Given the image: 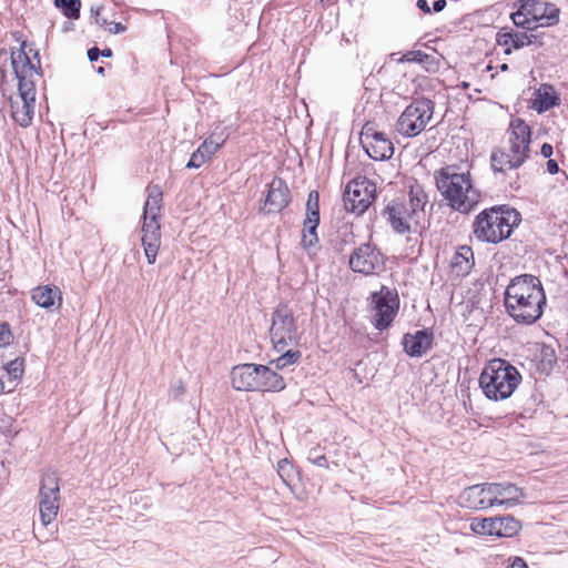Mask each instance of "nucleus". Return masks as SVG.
<instances>
[{
  "label": "nucleus",
  "mask_w": 568,
  "mask_h": 568,
  "mask_svg": "<svg viewBox=\"0 0 568 568\" xmlns=\"http://www.w3.org/2000/svg\"><path fill=\"white\" fill-rule=\"evenodd\" d=\"M100 57V50L98 48H91L88 50V58L90 61H97Z\"/></svg>",
  "instance_id": "49530a36"
},
{
  "label": "nucleus",
  "mask_w": 568,
  "mask_h": 568,
  "mask_svg": "<svg viewBox=\"0 0 568 568\" xmlns=\"http://www.w3.org/2000/svg\"><path fill=\"white\" fill-rule=\"evenodd\" d=\"M100 55L109 58L112 55V51L111 49L100 50Z\"/></svg>",
  "instance_id": "3c124183"
},
{
  "label": "nucleus",
  "mask_w": 568,
  "mask_h": 568,
  "mask_svg": "<svg viewBox=\"0 0 568 568\" xmlns=\"http://www.w3.org/2000/svg\"><path fill=\"white\" fill-rule=\"evenodd\" d=\"M270 337L277 352L296 345L298 332L293 312L286 305H280L272 314Z\"/></svg>",
  "instance_id": "6e6552de"
},
{
  "label": "nucleus",
  "mask_w": 568,
  "mask_h": 568,
  "mask_svg": "<svg viewBox=\"0 0 568 568\" xmlns=\"http://www.w3.org/2000/svg\"><path fill=\"white\" fill-rule=\"evenodd\" d=\"M110 24L112 27L109 30L114 34L122 33L125 31V27L121 22H112Z\"/></svg>",
  "instance_id": "a18cd8bd"
},
{
  "label": "nucleus",
  "mask_w": 568,
  "mask_h": 568,
  "mask_svg": "<svg viewBox=\"0 0 568 568\" xmlns=\"http://www.w3.org/2000/svg\"><path fill=\"white\" fill-rule=\"evenodd\" d=\"M532 109L538 113H542L554 108L559 103V97L557 95L554 87L549 84H541L534 93Z\"/></svg>",
  "instance_id": "393cba45"
},
{
  "label": "nucleus",
  "mask_w": 568,
  "mask_h": 568,
  "mask_svg": "<svg viewBox=\"0 0 568 568\" xmlns=\"http://www.w3.org/2000/svg\"><path fill=\"white\" fill-rule=\"evenodd\" d=\"M376 184L366 176H358L349 181L344 190L343 201L345 210L356 215L363 214L374 202Z\"/></svg>",
  "instance_id": "1a4fd4ad"
},
{
  "label": "nucleus",
  "mask_w": 568,
  "mask_h": 568,
  "mask_svg": "<svg viewBox=\"0 0 568 568\" xmlns=\"http://www.w3.org/2000/svg\"><path fill=\"white\" fill-rule=\"evenodd\" d=\"M494 506L514 507L525 498L524 490L511 483H490Z\"/></svg>",
  "instance_id": "f3484780"
},
{
  "label": "nucleus",
  "mask_w": 568,
  "mask_h": 568,
  "mask_svg": "<svg viewBox=\"0 0 568 568\" xmlns=\"http://www.w3.org/2000/svg\"><path fill=\"white\" fill-rule=\"evenodd\" d=\"M508 133V151L495 149L490 154V166L494 172L504 173L520 168L529 158L531 130L521 119L511 120Z\"/></svg>",
  "instance_id": "20e7f679"
},
{
  "label": "nucleus",
  "mask_w": 568,
  "mask_h": 568,
  "mask_svg": "<svg viewBox=\"0 0 568 568\" xmlns=\"http://www.w3.org/2000/svg\"><path fill=\"white\" fill-rule=\"evenodd\" d=\"M34 103L36 101L21 100V104L11 103L12 118L22 128H27L31 124L34 115Z\"/></svg>",
  "instance_id": "cd10ccee"
},
{
  "label": "nucleus",
  "mask_w": 568,
  "mask_h": 568,
  "mask_svg": "<svg viewBox=\"0 0 568 568\" xmlns=\"http://www.w3.org/2000/svg\"><path fill=\"white\" fill-rule=\"evenodd\" d=\"M98 72H99L100 74H103V73H104V68H103V67H100V68L98 69Z\"/></svg>",
  "instance_id": "603ef678"
},
{
  "label": "nucleus",
  "mask_w": 568,
  "mask_h": 568,
  "mask_svg": "<svg viewBox=\"0 0 568 568\" xmlns=\"http://www.w3.org/2000/svg\"><path fill=\"white\" fill-rule=\"evenodd\" d=\"M325 457L324 456H321V458L318 459V463H322V460H324Z\"/></svg>",
  "instance_id": "4d7b16f0"
},
{
  "label": "nucleus",
  "mask_w": 568,
  "mask_h": 568,
  "mask_svg": "<svg viewBox=\"0 0 568 568\" xmlns=\"http://www.w3.org/2000/svg\"><path fill=\"white\" fill-rule=\"evenodd\" d=\"M162 192L158 186L150 189L149 196L144 204L143 221L159 222L161 212Z\"/></svg>",
  "instance_id": "bb28decb"
},
{
  "label": "nucleus",
  "mask_w": 568,
  "mask_h": 568,
  "mask_svg": "<svg viewBox=\"0 0 568 568\" xmlns=\"http://www.w3.org/2000/svg\"><path fill=\"white\" fill-rule=\"evenodd\" d=\"M510 34H513V32H506V33L499 34L498 43L500 45H505V47L511 45V40L508 38Z\"/></svg>",
  "instance_id": "37998d69"
},
{
  "label": "nucleus",
  "mask_w": 568,
  "mask_h": 568,
  "mask_svg": "<svg viewBox=\"0 0 568 568\" xmlns=\"http://www.w3.org/2000/svg\"><path fill=\"white\" fill-rule=\"evenodd\" d=\"M432 339V334L426 331L406 334L403 338L404 349L412 357H420L430 348Z\"/></svg>",
  "instance_id": "b1692460"
},
{
  "label": "nucleus",
  "mask_w": 568,
  "mask_h": 568,
  "mask_svg": "<svg viewBox=\"0 0 568 568\" xmlns=\"http://www.w3.org/2000/svg\"><path fill=\"white\" fill-rule=\"evenodd\" d=\"M508 38L511 40V47L514 49H520L525 45H529L537 40V36L528 34L526 31L513 32V34H510Z\"/></svg>",
  "instance_id": "72a5a7b5"
},
{
  "label": "nucleus",
  "mask_w": 568,
  "mask_h": 568,
  "mask_svg": "<svg viewBox=\"0 0 568 568\" xmlns=\"http://www.w3.org/2000/svg\"><path fill=\"white\" fill-rule=\"evenodd\" d=\"M529 18L530 14H527V11L524 10L523 2H520V8L511 14V20L516 27L523 28L527 31H532L536 28Z\"/></svg>",
  "instance_id": "2f4dec72"
},
{
  "label": "nucleus",
  "mask_w": 568,
  "mask_h": 568,
  "mask_svg": "<svg viewBox=\"0 0 568 568\" xmlns=\"http://www.w3.org/2000/svg\"><path fill=\"white\" fill-rule=\"evenodd\" d=\"M6 373L11 379H18L22 376L24 372L23 361L20 358H16L9 362L4 367Z\"/></svg>",
  "instance_id": "e433bc0d"
},
{
  "label": "nucleus",
  "mask_w": 568,
  "mask_h": 568,
  "mask_svg": "<svg viewBox=\"0 0 568 568\" xmlns=\"http://www.w3.org/2000/svg\"><path fill=\"white\" fill-rule=\"evenodd\" d=\"M452 266L458 275H467L474 266V252L469 246H460L455 253Z\"/></svg>",
  "instance_id": "a878e982"
},
{
  "label": "nucleus",
  "mask_w": 568,
  "mask_h": 568,
  "mask_svg": "<svg viewBox=\"0 0 568 568\" xmlns=\"http://www.w3.org/2000/svg\"><path fill=\"white\" fill-rule=\"evenodd\" d=\"M320 195L316 191H311L306 203V217L304 223L316 224L320 223Z\"/></svg>",
  "instance_id": "c85d7f7f"
},
{
  "label": "nucleus",
  "mask_w": 568,
  "mask_h": 568,
  "mask_svg": "<svg viewBox=\"0 0 568 568\" xmlns=\"http://www.w3.org/2000/svg\"><path fill=\"white\" fill-rule=\"evenodd\" d=\"M426 57H427V54H425L422 51H409L403 57V60L408 61V62H413V61L423 62L424 58H426Z\"/></svg>",
  "instance_id": "ea45409f"
},
{
  "label": "nucleus",
  "mask_w": 568,
  "mask_h": 568,
  "mask_svg": "<svg viewBox=\"0 0 568 568\" xmlns=\"http://www.w3.org/2000/svg\"><path fill=\"white\" fill-rule=\"evenodd\" d=\"M280 353L282 354L270 363L271 365H274L276 369H283L292 364H295L301 357L300 351L288 347L284 351H281Z\"/></svg>",
  "instance_id": "c756f323"
},
{
  "label": "nucleus",
  "mask_w": 568,
  "mask_h": 568,
  "mask_svg": "<svg viewBox=\"0 0 568 568\" xmlns=\"http://www.w3.org/2000/svg\"><path fill=\"white\" fill-rule=\"evenodd\" d=\"M12 334L6 323H0V347L7 346L11 343Z\"/></svg>",
  "instance_id": "58836bf2"
},
{
  "label": "nucleus",
  "mask_w": 568,
  "mask_h": 568,
  "mask_svg": "<svg viewBox=\"0 0 568 568\" xmlns=\"http://www.w3.org/2000/svg\"><path fill=\"white\" fill-rule=\"evenodd\" d=\"M470 529L477 535L510 538L518 534L521 524L513 516L475 518L470 523Z\"/></svg>",
  "instance_id": "ddd939ff"
},
{
  "label": "nucleus",
  "mask_w": 568,
  "mask_h": 568,
  "mask_svg": "<svg viewBox=\"0 0 568 568\" xmlns=\"http://www.w3.org/2000/svg\"><path fill=\"white\" fill-rule=\"evenodd\" d=\"M373 311V324L374 326L383 331L387 328L394 321L398 308L399 298L395 291L387 286H382L379 292H375L371 296Z\"/></svg>",
  "instance_id": "f8f14e48"
},
{
  "label": "nucleus",
  "mask_w": 568,
  "mask_h": 568,
  "mask_svg": "<svg viewBox=\"0 0 568 568\" xmlns=\"http://www.w3.org/2000/svg\"><path fill=\"white\" fill-rule=\"evenodd\" d=\"M277 475L290 487L296 476V471L287 459H282L277 463Z\"/></svg>",
  "instance_id": "473e14b6"
},
{
  "label": "nucleus",
  "mask_w": 568,
  "mask_h": 568,
  "mask_svg": "<svg viewBox=\"0 0 568 568\" xmlns=\"http://www.w3.org/2000/svg\"><path fill=\"white\" fill-rule=\"evenodd\" d=\"M363 145L368 156L376 161L390 159L394 154L392 141L382 132H374L373 134L366 132Z\"/></svg>",
  "instance_id": "a211bd4d"
},
{
  "label": "nucleus",
  "mask_w": 568,
  "mask_h": 568,
  "mask_svg": "<svg viewBox=\"0 0 568 568\" xmlns=\"http://www.w3.org/2000/svg\"><path fill=\"white\" fill-rule=\"evenodd\" d=\"M416 6L424 13H430V8H429L428 2L426 0H417Z\"/></svg>",
  "instance_id": "de8ad7c7"
},
{
  "label": "nucleus",
  "mask_w": 568,
  "mask_h": 568,
  "mask_svg": "<svg viewBox=\"0 0 568 568\" xmlns=\"http://www.w3.org/2000/svg\"><path fill=\"white\" fill-rule=\"evenodd\" d=\"M317 226L316 224H307L304 223L303 234H302V244L305 248L314 246L317 241Z\"/></svg>",
  "instance_id": "f704fd0d"
},
{
  "label": "nucleus",
  "mask_w": 568,
  "mask_h": 568,
  "mask_svg": "<svg viewBox=\"0 0 568 568\" xmlns=\"http://www.w3.org/2000/svg\"><path fill=\"white\" fill-rule=\"evenodd\" d=\"M60 508L59 478L55 473L48 471L41 478L39 490V511L44 526L51 524Z\"/></svg>",
  "instance_id": "9b49d317"
},
{
  "label": "nucleus",
  "mask_w": 568,
  "mask_h": 568,
  "mask_svg": "<svg viewBox=\"0 0 568 568\" xmlns=\"http://www.w3.org/2000/svg\"><path fill=\"white\" fill-rule=\"evenodd\" d=\"M524 10L530 14V21L534 22L535 28L551 27L559 21V8L550 2L542 0H520Z\"/></svg>",
  "instance_id": "2eb2a0df"
},
{
  "label": "nucleus",
  "mask_w": 568,
  "mask_h": 568,
  "mask_svg": "<svg viewBox=\"0 0 568 568\" xmlns=\"http://www.w3.org/2000/svg\"><path fill=\"white\" fill-rule=\"evenodd\" d=\"M349 267L356 273L372 275L384 267V256L375 245L365 243L352 253Z\"/></svg>",
  "instance_id": "4468645a"
},
{
  "label": "nucleus",
  "mask_w": 568,
  "mask_h": 568,
  "mask_svg": "<svg viewBox=\"0 0 568 568\" xmlns=\"http://www.w3.org/2000/svg\"><path fill=\"white\" fill-rule=\"evenodd\" d=\"M408 203L402 201H392L386 206L388 221L395 232L405 234L410 232L412 225H418L424 216V207L428 202V196L423 186L414 183L409 186Z\"/></svg>",
  "instance_id": "423d86ee"
},
{
  "label": "nucleus",
  "mask_w": 568,
  "mask_h": 568,
  "mask_svg": "<svg viewBox=\"0 0 568 568\" xmlns=\"http://www.w3.org/2000/svg\"><path fill=\"white\" fill-rule=\"evenodd\" d=\"M521 382L518 369L501 358L491 359L481 371L479 386L490 400L509 398Z\"/></svg>",
  "instance_id": "39448f33"
},
{
  "label": "nucleus",
  "mask_w": 568,
  "mask_h": 568,
  "mask_svg": "<svg viewBox=\"0 0 568 568\" xmlns=\"http://www.w3.org/2000/svg\"><path fill=\"white\" fill-rule=\"evenodd\" d=\"M3 78H4V71H1L0 82H2Z\"/></svg>",
  "instance_id": "5fc2aeb1"
},
{
  "label": "nucleus",
  "mask_w": 568,
  "mask_h": 568,
  "mask_svg": "<svg viewBox=\"0 0 568 568\" xmlns=\"http://www.w3.org/2000/svg\"><path fill=\"white\" fill-rule=\"evenodd\" d=\"M507 68H508V67H507V64H503V65L500 67V69H501V70H507Z\"/></svg>",
  "instance_id": "6e6d98bb"
},
{
  "label": "nucleus",
  "mask_w": 568,
  "mask_h": 568,
  "mask_svg": "<svg viewBox=\"0 0 568 568\" xmlns=\"http://www.w3.org/2000/svg\"><path fill=\"white\" fill-rule=\"evenodd\" d=\"M547 171L550 174L558 173V171H559L558 163L555 160H552V159H548V161H547Z\"/></svg>",
  "instance_id": "c03bdc74"
},
{
  "label": "nucleus",
  "mask_w": 568,
  "mask_h": 568,
  "mask_svg": "<svg viewBox=\"0 0 568 568\" xmlns=\"http://www.w3.org/2000/svg\"><path fill=\"white\" fill-rule=\"evenodd\" d=\"M257 392H281L285 388L284 378L268 366L257 365L256 369Z\"/></svg>",
  "instance_id": "4be33fe9"
},
{
  "label": "nucleus",
  "mask_w": 568,
  "mask_h": 568,
  "mask_svg": "<svg viewBox=\"0 0 568 568\" xmlns=\"http://www.w3.org/2000/svg\"><path fill=\"white\" fill-rule=\"evenodd\" d=\"M507 568H528L527 564L524 561V559L516 557L508 566Z\"/></svg>",
  "instance_id": "79ce46f5"
},
{
  "label": "nucleus",
  "mask_w": 568,
  "mask_h": 568,
  "mask_svg": "<svg viewBox=\"0 0 568 568\" xmlns=\"http://www.w3.org/2000/svg\"><path fill=\"white\" fill-rule=\"evenodd\" d=\"M459 503L463 507L473 510H486L491 508L490 483L465 488L459 496Z\"/></svg>",
  "instance_id": "dca6fc26"
},
{
  "label": "nucleus",
  "mask_w": 568,
  "mask_h": 568,
  "mask_svg": "<svg viewBox=\"0 0 568 568\" xmlns=\"http://www.w3.org/2000/svg\"><path fill=\"white\" fill-rule=\"evenodd\" d=\"M546 305V295L538 277L524 274L513 278L505 292V307L519 324L537 322Z\"/></svg>",
  "instance_id": "f257e3e1"
},
{
  "label": "nucleus",
  "mask_w": 568,
  "mask_h": 568,
  "mask_svg": "<svg viewBox=\"0 0 568 568\" xmlns=\"http://www.w3.org/2000/svg\"><path fill=\"white\" fill-rule=\"evenodd\" d=\"M57 8L61 9L63 14L70 19H78L81 8L80 0H54Z\"/></svg>",
  "instance_id": "7c9ffc66"
},
{
  "label": "nucleus",
  "mask_w": 568,
  "mask_h": 568,
  "mask_svg": "<svg viewBox=\"0 0 568 568\" xmlns=\"http://www.w3.org/2000/svg\"><path fill=\"white\" fill-rule=\"evenodd\" d=\"M207 160H209V158H206L200 149H196V151H194L192 153V155L186 164V168L199 169Z\"/></svg>",
  "instance_id": "4c0bfd02"
},
{
  "label": "nucleus",
  "mask_w": 568,
  "mask_h": 568,
  "mask_svg": "<svg viewBox=\"0 0 568 568\" xmlns=\"http://www.w3.org/2000/svg\"><path fill=\"white\" fill-rule=\"evenodd\" d=\"M26 43L22 42L18 51L11 53V64L19 81L18 91L21 100L36 101V89L33 77L38 75L37 68L30 61L24 51Z\"/></svg>",
  "instance_id": "9d476101"
},
{
  "label": "nucleus",
  "mask_w": 568,
  "mask_h": 568,
  "mask_svg": "<svg viewBox=\"0 0 568 568\" xmlns=\"http://www.w3.org/2000/svg\"><path fill=\"white\" fill-rule=\"evenodd\" d=\"M510 52H511V48H509V47H508V48L505 50V53H506V54H509Z\"/></svg>",
  "instance_id": "864d4df0"
},
{
  "label": "nucleus",
  "mask_w": 568,
  "mask_h": 568,
  "mask_svg": "<svg viewBox=\"0 0 568 568\" xmlns=\"http://www.w3.org/2000/svg\"><path fill=\"white\" fill-rule=\"evenodd\" d=\"M520 221V213L517 210L504 205L493 206L475 217L473 232L480 242L498 244L511 235Z\"/></svg>",
  "instance_id": "7ed1b4c3"
},
{
  "label": "nucleus",
  "mask_w": 568,
  "mask_h": 568,
  "mask_svg": "<svg viewBox=\"0 0 568 568\" xmlns=\"http://www.w3.org/2000/svg\"><path fill=\"white\" fill-rule=\"evenodd\" d=\"M437 190L447 205L463 214L480 202V192L474 186L469 171L460 172L456 165H446L435 172Z\"/></svg>",
  "instance_id": "f03ea898"
},
{
  "label": "nucleus",
  "mask_w": 568,
  "mask_h": 568,
  "mask_svg": "<svg viewBox=\"0 0 568 568\" xmlns=\"http://www.w3.org/2000/svg\"><path fill=\"white\" fill-rule=\"evenodd\" d=\"M256 364H242L233 367L231 372L232 385L237 390L255 392L256 387Z\"/></svg>",
  "instance_id": "412c9836"
},
{
  "label": "nucleus",
  "mask_w": 568,
  "mask_h": 568,
  "mask_svg": "<svg viewBox=\"0 0 568 568\" xmlns=\"http://www.w3.org/2000/svg\"><path fill=\"white\" fill-rule=\"evenodd\" d=\"M434 108V102L429 99H415L399 115L396 131L406 138L417 136L433 119Z\"/></svg>",
  "instance_id": "0eeeda50"
},
{
  "label": "nucleus",
  "mask_w": 568,
  "mask_h": 568,
  "mask_svg": "<svg viewBox=\"0 0 568 568\" xmlns=\"http://www.w3.org/2000/svg\"><path fill=\"white\" fill-rule=\"evenodd\" d=\"M142 245L144 254L150 264L155 263L159 248L161 246L160 223L153 221H143L142 225Z\"/></svg>",
  "instance_id": "6ab92c4d"
},
{
  "label": "nucleus",
  "mask_w": 568,
  "mask_h": 568,
  "mask_svg": "<svg viewBox=\"0 0 568 568\" xmlns=\"http://www.w3.org/2000/svg\"><path fill=\"white\" fill-rule=\"evenodd\" d=\"M100 10L101 8L98 7L95 10L92 9V12L95 14V22L100 24L101 27H104L108 24V21L105 19H100Z\"/></svg>",
  "instance_id": "09e8293b"
},
{
  "label": "nucleus",
  "mask_w": 568,
  "mask_h": 568,
  "mask_svg": "<svg viewBox=\"0 0 568 568\" xmlns=\"http://www.w3.org/2000/svg\"><path fill=\"white\" fill-rule=\"evenodd\" d=\"M290 203V190L281 179H274L265 199L267 213L281 212Z\"/></svg>",
  "instance_id": "aec40b11"
},
{
  "label": "nucleus",
  "mask_w": 568,
  "mask_h": 568,
  "mask_svg": "<svg viewBox=\"0 0 568 568\" xmlns=\"http://www.w3.org/2000/svg\"><path fill=\"white\" fill-rule=\"evenodd\" d=\"M552 152H554V150H552L551 144H549V143H544V144L541 145L540 153H541V155H542L544 158H546V159H550V156L552 155Z\"/></svg>",
  "instance_id": "a19ab883"
},
{
  "label": "nucleus",
  "mask_w": 568,
  "mask_h": 568,
  "mask_svg": "<svg viewBox=\"0 0 568 568\" xmlns=\"http://www.w3.org/2000/svg\"><path fill=\"white\" fill-rule=\"evenodd\" d=\"M446 7V0H436L433 4L435 12H440Z\"/></svg>",
  "instance_id": "8fccbe9b"
},
{
  "label": "nucleus",
  "mask_w": 568,
  "mask_h": 568,
  "mask_svg": "<svg viewBox=\"0 0 568 568\" xmlns=\"http://www.w3.org/2000/svg\"><path fill=\"white\" fill-rule=\"evenodd\" d=\"M224 140L211 135L197 149H200L206 158H211L223 144Z\"/></svg>",
  "instance_id": "c9c22d12"
},
{
  "label": "nucleus",
  "mask_w": 568,
  "mask_h": 568,
  "mask_svg": "<svg viewBox=\"0 0 568 568\" xmlns=\"http://www.w3.org/2000/svg\"><path fill=\"white\" fill-rule=\"evenodd\" d=\"M325 457L324 456H321V458L318 459V463H322V460H324Z\"/></svg>",
  "instance_id": "13d9d810"
},
{
  "label": "nucleus",
  "mask_w": 568,
  "mask_h": 568,
  "mask_svg": "<svg viewBox=\"0 0 568 568\" xmlns=\"http://www.w3.org/2000/svg\"><path fill=\"white\" fill-rule=\"evenodd\" d=\"M31 298L38 306L50 311L59 308L62 303L61 291L57 286H38L32 290Z\"/></svg>",
  "instance_id": "5701e85b"
}]
</instances>
